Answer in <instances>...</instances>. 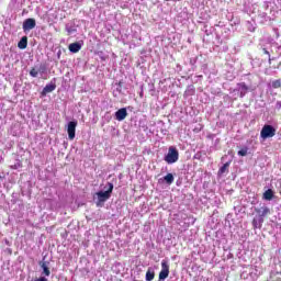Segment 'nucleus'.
Here are the masks:
<instances>
[{
    "mask_svg": "<svg viewBox=\"0 0 281 281\" xmlns=\"http://www.w3.org/2000/svg\"><path fill=\"white\" fill-rule=\"evenodd\" d=\"M113 188L114 186L112 182H106L103 190L95 192V194L93 195V201L97 207H104V203H106L113 194Z\"/></svg>",
    "mask_w": 281,
    "mask_h": 281,
    "instance_id": "nucleus-1",
    "label": "nucleus"
},
{
    "mask_svg": "<svg viewBox=\"0 0 281 281\" xmlns=\"http://www.w3.org/2000/svg\"><path fill=\"white\" fill-rule=\"evenodd\" d=\"M249 93V86L245 82H239L236 85L235 89L229 90V95L232 100H238V98H245Z\"/></svg>",
    "mask_w": 281,
    "mask_h": 281,
    "instance_id": "nucleus-2",
    "label": "nucleus"
},
{
    "mask_svg": "<svg viewBox=\"0 0 281 281\" xmlns=\"http://www.w3.org/2000/svg\"><path fill=\"white\" fill-rule=\"evenodd\" d=\"M164 161L168 164V166H172V164H177L179 161V149L176 146H170L168 148L167 154L164 156Z\"/></svg>",
    "mask_w": 281,
    "mask_h": 281,
    "instance_id": "nucleus-3",
    "label": "nucleus"
},
{
    "mask_svg": "<svg viewBox=\"0 0 281 281\" xmlns=\"http://www.w3.org/2000/svg\"><path fill=\"white\" fill-rule=\"evenodd\" d=\"M255 213L259 218H267L271 214V207L265 202H260L257 206L254 207Z\"/></svg>",
    "mask_w": 281,
    "mask_h": 281,
    "instance_id": "nucleus-4",
    "label": "nucleus"
},
{
    "mask_svg": "<svg viewBox=\"0 0 281 281\" xmlns=\"http://www.w3.org/2000/svg\"><path fill=\"white\" fill-rule=\"evenodd\" d=\"M276 128L273 125L265 124L260 132L261 139H269L271 137H276Z\"/></svg>",
    "mask_w": 281,
    "mask_h": 281,
    "instance_id": "nucleus-5",
    "label": "nucleus"
},
{
    "mask_svg": "<svg viewBox=\"0 0 281 281\" xmlns=\"http://www.w3.org/2000/svg\"><path fill=\"white\" fill-rule=\"evenodd\" d=\"M170 276V265L167 259L161 260V270L159 272L158 281H166V279Z\"/></svg>",
    "mask_w": 281,
    "mask_h": 281,
    "instance_id": "nucleus-6",
    "label": "nucleus"
},
{
    "mask_svg": "<svg viewBox=\"0 0 281 281\" xmlns=\"http://www.w3.org/2000/svg\"><path fill=\"white\" fill-rule=\"evenodd\" d=\"M77 126H78V121L77 120H72V121L67 123L66 131L68 133V139L70 142H74V139H76V128H77Z\"/></svg>",
    "mask_w": 281,
    "mask_h": 281,
    "instance_id": "nucleus-7",
    "label": "nucleus"
},
{
    "mask_svg": "<svg viewBox=\"0 0 281 281\" xmlns=\"http://www.w3.org/2000/svg\"><path fill=\"white\" fill-rule=\"evenodd\" d=\"M56 91V78H53L50 82H48L41 92V98H45L47 93H52Z\"/></svg>",
    "mask_w": 281,
    "mask_h": 281,
    "instance_id": "nucleus-8",
    "label": "nucleus"
},
{
    "mask_svg": "<svg viewBox=\"0 0 281 281\" xmlns=\"http://www.w3.org/2000/svg\"><path fill=\"white\" fill-rule=\"evenodd\" d=\"M36 27V20L34 18H27L23 21L22 30L23 32L27 33L31 32V30H34Z\"/></svg>",
    "mask_w": 281,
    "mask_h": 281,
    "instance_id": "nucleus-9",
    "label": "nucleus"
},
{
    "mask_svg": "<svg viewBox=\"0 0 281 281\" xmlns=\"http://www.w3.org/2000/svg\"><path fill=\"white\" fill-rule=\"evenodd\" d=\"M40 267L42 269V276H44V278H49L52 276V271L49 270V261H45V257L42 261H40Z\"/></svg>",
    "mask_w": 281,
    "mask_h": 281,
    "instance_id": "nucleus-10",
    "label": "nucleus"
},
{
    "mask_svg": "<svg viewBox=\"0 0 281 281\" xmlns=\"http://www.w3.org/2000/svg\"><path fill=\"white\" fill-rule=\"evenodd\" d=\"M128 117V111L126 108H121L114 113V119L117 120V122H124Z\"/></svg>",
    "mask_w": 281,
    "mask_h": 281,
    "instance_id": "nucleus-11",
    "label": "nucleus"
},
{
    "mask_svg": "<svg viewBox=\"0 0 281 281\" xmlns=\"http://www.w3.org/2000/svg\"><path fill=\"white\" fill-rule=\"evenodd\" d=\"M158 183H166V186H172V183H175V175L167 173L158 180Z\"/></svg>",
    "mask_w": 281,
    "mask_h": 281,
    "instance_id": "nucleus-12",
    "label": "nucleus"
},
{
    "mask_svg": "<svg viewBox=\"0 0 281 281\" xmlns=\"http://www.w3.org/2000/svg\"><path fill=\"white\" fill-rule=\"evenodd\" d=\"M241 280H256L258 278V273L256 270H251L250 272L244 271L240 274Z\"/></svg>",
    "mask_w": 281,
    "mask_h": 281,
    "instance_id": "nucleus-13",
    "label": "nucleus"
},
{
    "mask_svg": "<svg viewBox=\"0 0 281 281\" xmlns=\"http://www.w3.org/2000/svg\"><path fill=\"white\" fill-rule=\"evenodd\" d=\"M263 223H265V218L258 217V215H256L252 218V227H254V229H262Z\"/></svg>",
    "mask_w": 281,
    "mask_h": 281,
    "instance_id": "nucleus-14",
    "label": "nucleus"
},
{
    "mask_svg": "<svg viewBox=\"0 0 281 281\" xmlns=\"http://www.w3.org/2000/svg\"><path fill=\"white\" fill-rule=\"evenodd\" d=\"M68 49L71 54H78L82 49V44L80 42H75L69 44Z\"/></svg>",
    "mask_w": 281,
    "mask_h": 281,
    "instance_id": "nucleus-15",
    "label": "nucleus"
},
{
    "mask_svg": "<svg viewBox=\"0 0 281 281\" xmlns=\"http://www.w3.org/2000/svg\"><path fill=\"white\" fill-rule=\"evenodd\" d=\"M276 192L273 191V189H267L262 194L263 201H273Z\"/></svg>",
    "mask_w": 281,
    "mask_h": 281,
    "instance_id": "nucleus-16",
    "label": "nucleus"
},
{
    "mask_svg": "<svg viewBox=\"0 0 281 281\" xmlns=\"http://www.w3.org/2000/svg\"><path fill=\"white\" fill-rule=\"evenodd\" d=\"M145 280L146 281H153L155 280V269L148 268L145 274Z\"/></svg>",
    "mask_w": 281,
    "mask_h": 281,
    "instance_id": "nucleus-17",
    "label": "nucleus"
},
{
    "mask_svg": "<svg viewBox=\"0 0 281 281\" xmlns=\"http://www.w3.org/2000/svg\"><path fill=\"white\" fill-rule=\"evenodd\" d=\"M19 49H26L27 48V36H22L18 43Z\"/></svg>",
    "mask_w": 281,
    "mask_h": 281,
    "instance_id": "nucleus-18",
    "label": "nucleus"
},
{
    "mask_svg": "<svg viewBox=\"0 0 281 281\" xmlns=\"http://www.w3.org/2000/svg\"><path fill=\"white\" fill-rule=\"evenodd\" d=\"M196 92L195 88L193 85L188 86L187 90L184 91V95L187 98H190V95H194V93Z\"/></svg>",
    "mask_w": 281,
    "mask_h": 281,
    "instance_id": "nucleus-19",
    "label": "nucleus"
},
{
    "mask_svg": "<svg viewBox=\"0 0 281 281\" xmlns=\"http://www.w3.org/2000/svg\"><path fill=\"white\" fill-rule=\"evenodd\" d=\"M227 168H229V162L224 164L220 169H218V177H223L225 172H227Z\"/></svg>",
    "mask_w": 281,
    "mask_h": 281,
    "instance_id": "nucleus-20",
    "label": "nucleus"
},
{
    "mask_svg": "<svg viewBox=\"0 0 281 281\" xmlns=\"http://www.w3.org/2000/svg\"><path fill=\"white\" fill-rule=\"evenodd\" d=\"M248 150H249L248 147H243L241 149H239V150L237 151L238 157H247Z\"/></svg>",
    "mask_w": 281,
    "mask_h": 281,
    "instance_id": "nucleus-21",
    "label": "nucleus"
},
{
    "mask_svg": "<svg viewBox=\"0 0 281 281\" xmlns=\"http://www.w3.org/2000/svg\"><path fill=\"white\" fill-rule=\"evenodd\" d=\"M66 32L68 34H76L78 32V30L74 25H66Z\"/></svg>",
    "mask_w": 281,
    "mask_h": 281,
    "instance_id": "nucleus-22",
    "label": "nucleus"
},
{
    "mask_svg": "<svg viewBox=\"0 0 281 281\" xmlns=\"http://www.w3.org/2000/svg\"><path fill=\"white\" fill-rule=\"evenodd\" d=\"M119 93H122V82L117 83L116 89L113 91L114 98H117Z\"/></svg>",
    "mask_w": 281,
    "mask_h": 281,
    "instance_id": "nucleus-23",
    "label": "nucleus"
},
{
    "mask_svg": "<svg viewBox=\"0 0 281 281\" xmlns=\"http://www.w3.org/2000/svg\"><path fill=\"white\" fill-rule=\"evenodd\" d=\"M38 69H36V68H32L31 70H30V77L31 78H38Z\"/></svg>",
    "mask_w": 281,
    "mask_h": 281,
    "instance_id": "nucleus-24",
    "label": "nucleus"
},
{
    "mask_svg": "<svg viewBox=\"0 0 281 281\" xmlns=\"http://www.w3.org/2000/svg\"><path fill=\"white\" fill-rule=\"evenodd\" d=\"M37 71L43 76L44 74H47V67H45V65H41L40 68H37Z\"/></svg>",
    "mask_w": 281,
    "mask_h": 281,
    "instance_id": "nucleus-25",
    "label": "nucleus"
},
{
    "mask_svg": "<svg viewBox=\"0 0 281 281\" xmlns=\"http://www.w3.org/2000/svg\"><path fill=\"white\" fill-rule=\"evenodd\" d=\"M262 53L268 56L269 63H271V53L269 52V48L262 47Z\"/></svg>",
    "mask_w": 281,
    "mask_h": 281,
    "instance_id": "nucleus-26",
    "label": "nucleus"
},
{
    "mask_svg": "<svg viewBox=\"0 0 281 281\" xmlns=\"http://www.w3.org/2000/svg\"><path fill=\"white\" fill-rule=\"evenodd\" d=\"M272 87H273L274 89H279V87H281V80H280V79L274 80V81L272 82Z\"/></svg>",
    "mask_w": 281,
    "mask_h": 281,
    "instance_id": "nucleus-27",
    "label": "nucleus"
},
{
    "mask_svg": "<svg viewBox=\"0 0 281 281\" xmlns=\"http://www.w3.org/2000/svg\"><path fill=\"white\" fill-rule=\"evenodd\" d=\"M196 60H198L196 57L190 58L189 63H190L191 67H194L196 65Z\"/></svg>",
    "mask_w": 281,
    "mask_h": 281,
    "instance_id": "nucleus-28",
    "label": "nucleus"
},
{
    "mask_svg": "<svg viewBox=\"0 0 281 281\" xmlns=\"http://www.w3.org/2000/svg\"><path fill=\"white\" fill-rule=\"evenodd\" d=\"M176 71H178V74H179L180 71H183V67H181V64H177V66H176Z\"/></svg>",
    "mask_w": 281,
    "mask_h": 281,
    "instance_id": "nucleus-29",
    "label": "nucleus"
},
{
    "mask_svg": "<svg viewBox=\"0 0 281 281\" xmlns=\"http://www.w3.org/2000/svg\"><path fill=\"white\" fill-rule=\"evenodd\" d=\"M139 98H144V85L140 86Z\"/></svg>",
    "mask_w": 281,
    "mask_h": 281,
    "instance_id": "nucleus-30",
    "label": "nucleus"
},
{
    "mask_svg": "<svg viewBox=\"0 0 281 281\" xmlns=\"http://www.w3.org/2000/svg\"><path fill=\"white\" fill-rule=\"evenodd\" d=\"M276 109H278V111H280V109H281V101H277Z\"/></svg>",
    "mask_w": 281,
    "mask_h": 281,
    "instance_id": "nucleus-31",
    "label": "nucleus"
},
{
    "mask_svg": "<svg viewBox=\"0 0 281 281\" xmlns=\"http://www.w3.org/2000/svg\"><path fill=\"white\" fill-rule=\"evenodd\" d=\"M121 8H123V9L128 8V2H125V3L121 4Z\"/></svg>",
    "mask_w": 281,
    "mask_h": 281,
    "instance_id": "nucleus-32",
    "label": "nucleus"
},
{
    "mask_svg": "<svg viewBox=\"0 0 281 281\" xmlns=\"http://www.w3.org/2000/svg\"><path fill=\"white\" fill-rule=\"evenodd\" d=\"M280 36V33L277 31V38Z\"/></svg>",
    "mask_w": 281,
    "mask_h": 281,
    "instance_id": "nucleus-33",
    "label": "nucleus"
},
{
    "mask_svg": "<svg viewBox=\"0 0 281 281\" xmlns=\"http://www.w3.org/2000/svg\"><path fill=\"white\" fill-rule=\"evenodd\" d=\"M277 49H281V45H279V46L277 47Z\"/></svg>",
    "mask_w": 281,
    "mask_h": 281,
    "instance_id": "nucleus-34",
    "label": "nucleus"
},
{
    "mask_svg": "<svg viewBox=\"0 0 281 281\" xmlns=\"http://www.w3.org/2000/svg\"><path fill=\"white\" fill-rule=\"evenodd\" d=\"M58 58H60V52L57 54Z\"/></svg>",
    "mask_w": 281,
    "mask_h": 281,
    "instance_id": "nucleus-35",
    "label": "nucleus"
},
{
    "mask_svg": "<svg viewBox=\"0 0 281 281\" xmlns=\"http://www.w3.org/2000/svg\"><path fill=\"white\" fill-rule=\"evenodd\" d=\"M13 168H14V170H16V165H14V167H13Z\"/></svg>",
    "mask_w": 281,
    "mask_h": 281,
    "instance_id": "nucleus-36",
    "label": "nucleus"
},
{
    "mask_svg": "<svg viewBox=\"0 0 281 281\" xmlns=\"http://www.w3.org/2000/svg\"><path fill=\"white\" fill-rule=\"evenodd\" d=\"M173 1H181V0H173Z\"/></svg>",
    "mask_w": 281,
    "mask_h": 281,
    "instance_id": "nucleus-37",
    "label": "nucleus"
},
{
    "mask_svg": "<svg viewBox=\"0 0 281 281\" xmlns=\"http://www.w3.org/2000/svg\"><path fill=\"white\" fill-rule=\"evenodd\" d=\"M104 60V57H101Z\"/></svg>",
    "mask_w": 281,
    "mask_h": 281,
    "instance_id": "nucleus-38",
    "label": "nucleus"
},
{
    "mask_svg": "<svg viewBox=\"0 0 281 281\" xmlns=\"http://www.w3.org/2000/svg\"><path fill=\"white\" fill-rule=\"evenodd\" d=\"M165 1H170V0H165Z\"/></svg>",
    "mask_w": 281,
    "mask_h": 281,
    "instance_id": "nucleus-39",
    "label": "nucleus"
}]
</instances>
